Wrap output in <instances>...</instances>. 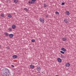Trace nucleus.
Returning <instances> with one entry per match:
<instances>
[{
  "label": "nucleus",
  "mask_w": 76,
  "mask_h": 76,
  "mask_svg": "<svg viewBox=\"0 0 76 76\" xmlns=\"http://www.w3.org/2000/svg\"><path fill=\"white\" fill-rule=\"evenodd\" d=\"M3 73L5 76H12L10 72V70L7 68H5L3 69Z\"/></svg>",
  "instance_id": "f257e3e1"
},
{
  "label": "nucleus",
  "mask_w": 76,
  "mask_h": 76,
  "mask_svg": "<svg viewBox=\"0 0 76 76\" xmlns=\"http://www.w3.org/2000/svg\"><path fill=\"white\" fill-rule=\"evenodd\" d=\"M36 69L37 71L39 72L41 70V68L40 66H37V67Z\"/></svg>",
  "instance_id": "f03ea898"
},
{
  "label": "nucleus",
  "mask_w": 76,
  "mask_h": 76,
  "mask_svg": "<svg viewBox=\"0 0 76 76\" xmlns=\"http://www.w3.org/2000/svg\"><path fill=\"white\" fill-rule=\"evenodd\" d=\"M39 20L40 22H41L42 23H44V19H42L41 18H39Z\"/></svg>",
  "instance_id": "7ed1b4c3"
},
{
  "label": "nucleus",
  "mask_w": 76,
  "mask_h": 76,
  "mask_svg": "<svg viewBox=\"0 0 76 76\" xmlns=\"http://www.w3.org/2000/svg\"><path fill=\"white\" fill-rule=\"evenodd\" d=\"M64 21L65 23H68V22H69V20L67 19H65Z\"/></svg>",
  "instance_id": "20e7f679"
},
{
  "label": "nucleus",
  "mask_w": 76,
  "mask_h": 76,
  "mask_svg": "<svg viewBox=\"0 0 76 76\" xmlns=\"http://www.w3.org/2000/svg\"><path fill=\"white\" fill-rule=\"evenodd\" d=\"M57 60L58 62H59V63H61V61H62L61 59L60 58H58Z\"/></svg>",
  "instance_id": "39448f33"
},
{
  "label": "nucleus",
  "mask_w": 76,
  "mask_h": 76,
  "mask_svg": "<svg viewBox=\"0 0 76 76\" xmlns=\"http://www.w3.org/2000/svg\"><path fill=\"white\" fill-rule=\"evenodd\" d=\"M9 36L10 38H12L13 37V34H9Z\"/></svg>",
  "instance_id": "423d86ee"
},
{
  "label": "nucleus",
  "mask_w": 76,
  "mask_h": 76,
  "mask_svg": "<svg viewBox=\"0 0 76 76\" xmlns=\"http://www.w3.org/2000/svg\"><path fill=\"white\" fill-rule=\"evenodd\" d=\"M28 3L30 4H34V2H33H33L32 1H28Z\"/></svg>",
  "instance_id": "0eeeda50"
},
{
  "label": "nucleus",
  "mask_w": 76,
  "mask_h": 76,
  "mask_svg": "<svg viewBox=\"0 0 76 76\" xmlns=\"http://www.w3.org/2000/svg\"><path fill=\"white\" fill-rule=\"evenodd\" d=\"M65 66L66 67H69L70 66V64H69V63H66L65 64Z\"/></svg>",
  "instance_id": "6e6552de"
},
{
  "label": "nucleus",
  "mask_w": 76,
  "mask_h": 76,
  "mask_svg": "<svg viewBox=\"0 0 76 76\" xmlns=\"http://www.w3.org/2000/svg\"><path fill=\"white\" fill-rule=\"evenodd\" d=\"M61 50H62V51H64V52L66 51V50L64 48H61Z\"/></svg>",
  "instance_id": "1a4fd4ad"
},
{
  "label": "nucleus",
  "mask_w": 76,
  "mask_h": 76,
  "mask_svg": "<svg viewBox=\"0 0 76 76\" xmlns=\"http://www.w3.org/2000/svg\"><path fill=\"white\" fill-rule=\"evenodd\" d=\"M12 28L13 29H15L16 28V25L15 24H13L12 26Z\"/></svg>",
  "instance_id": "9d476101"
},
{
  "label": "nucleus",
  "mask_w": 76,
  "mask_h": 76,
  "mask_svg": "<svg viewBox=\"0 0 76 76\" xmlns=\"http://www.w3.org/2000/svg\"><path fill=\"white\" fill-rule=\"evenodd\" d=\"M62 40L63 41H66L67 40V39H66V38L65 37H63L62 38Z\"/></svg>",
  "instance_id": "9b49d317"
},
{
  "label": "nucleus",
  "mask_w": 76,
  "mask_h": 76,
  "mask_svg": "<svg viewBox=\"0 0 76 76\" xmlns=\"http://www.w3.org/2000/svg\"><path fill=\"white\" fill-rule=\"evenodd\" d=\"M30 67L31 69H34V66L31 64L30 66Z\"/></svg>",
  "instance_id": "f8f14e48"
},
{
  "label": "nucleus",
  "mask_w": 76,
  "mask_h": 76,
  "mask_svg": "<svg viewBox=\"0 0 76 76\" xmlns=\"http://www.w3.org/2000/svg\"><path fill=\"white\" fill-rule=\"evenodd\" d=\"M12 58H17V56L15 55L12 56Z\"/></svg>",
  "instance_id": "ddd939ff"
},
{
  "label": "nucleus",
  "mask_w": 76,
  "mask_h": 76,
  "mask_svg": "<svg viewBox=\"0 0 76 76\" xmlns=\"http://www.w3.org/2000/svg\"><path fill=\"white\" fill-rule=\"evenodd\" d=\"M4 34L6 36H8L9 35V33H7V32H5L4 33Z\"/></svg>",
  "instance_id": "4468645a"
},
{
  "label": "nucleus",
  "mask_w": 76,
  "mask_h": 76,
  "mask_svg": "<svg viewBox=\"0 0 76 76\" xmlns=\"http://www.w3.org/2000/svg\"><path fill=\"white\" fill-rule=\"evenodd\" d=\"M66 14L67 15H70V12H69V11H66Z\"/></svg>",
  "instance_id": "2eb2a0df"
},
{
  "label": "nucleus",
  "mask_w": 76,
  "mask_h": 76,
  "mask_svg": "<svg viewBox=\"0 0 76 76\" xmlns=\"http://www.w3.org/2000/svg\"><path fill=\"white\" fill-rule=\"evenodd\" d=\"M8 17H9V18H12V15L10 14H9L7 15Z\"/></svg>",
  "instance_id": "dca6fc26"
},
{
  "label": "nucleus",
  "mask_w": 76,
  "mask_h": 76,
  "mask_svg": "<svg viewBox=\"0 0 76 76\" xmlns=\"http://www.w3.org/2000/svg\"><path fill=\"white\" fill-rule=\"evenodd\" d=\"M24 10H25V11L27 12V11H28L29 10L27 9V8H24Z\"/></svg>",
  "instance_id": "f3484780"
},
{
  "label": "nucleus",
  "mask_w": 76,
  "mask_h": 76,
  "mask_svg": "<svg viewBox=\"0 0 76 76\" xmlns=\"http://www.w3.org/2000/svg\"><path fill=\"white\" fill-rule=\"evenodd\" d=\"M14 3H17L18 2V0H14Z\"/></svg>",
  "instance_id": "a211bd4d"
},
{
  "label": "nucleus",
  "mask_w": 76,
  "mask_h": 76,
  "mask_svg": "<svg viewBox=\"0 0 76 76\" xmlns=\"http://www.w3.org/2000/svg\"><path fill=\"white\" fill-rule=\"evenodd\" d=\"M1 17H3L4 16V14H2L1 15Z\"/></svg>",
  "instance_id": "6ab92c4d"
},
{
  "label": "nucleus",
  "mask_w": 76,
  "mask_h": 76,
  "mask_svg": "<svg viewBox=\"0 0 76 76\" xmlns=\"http://www.w3.org/2000/svg\"><path fill=\"white\" fill-rule=\"evenodd\" d=\"M60 52L62 54H64V52H63L62 51H60Z\"/></svg>",
  "instance_id": "aec40b11"
},
{
  "label": "nucleus",
  "mask_w": 76,
  "mask_h": 76,
  "mask_svg": "<svg viewBox=\"0 0 76 76\" xmlns=\"http://www.w3.org/2000/svg\"><path fill=\"white\" fill-rule=\"evenodd\" d=\"M55 13L56 15H59V12L57 11H56L55 12Z\"/></svg>",
  "instance_id": "412c9836"
},
{
  "label": "nucleus",
  "mask_w": 76,
  "mask_h": 76,
  "mask_svg": "<svg viewBox=\"0 0 76 76\" xmlns=\"http://www.w3.org/2000/svg\"><path fill=\"white\" fill-rule=\"evenodd\" d=\"M43 6L45 7H47V5H46V4H44Z\"/></svg>",
  "instance_id": "4be33fe9"
},
{
  "label": "nucleus",
  "mask_w": 76,
  "mask_h": 76,
  "mask_svg": "<svg viewBox=\"0 0 76 76\" xmlns=\"http://www.w3.org/2000/svg\"><path fill=\"white\" fill-rule=\"evenodd\" d=\"M35 41V40L34 39H32L31 40V42H34Z\"/></svg>",
  "instance_id": "5701e85b"
},
{
  "label": "nucleus",
  "mask_w": 76,
  "mask_h": 76,
  "mask_svg": "<svg viewBox=\"0 0 76 76\" xmlns=\"http://www.w3.org/2000/svg\"><path fill=\"white\" fill-rule=\"evenodd\" d=\"M61 58H64V56L63 55H61Z\"/></svg>",
  "instance_id": "b1692460"
},
{
  "label": "nucleus",
  "mask_w": 76,
  "mask_h": 76,
  "mask_svg": "<svg viewBox=\"0 0 76 76\" xmlns=\"http://www.w3.org/2000/svg\"><path fill=\"white\" fill-rule=\"evenodd\" d=\"M8 30L10 31V32H11L12 31V28H10L9 29H8Z\"/></svg>",
  "instance_id": "393cba45"
},
{
  "label": "nucleus",
  "mask_w": 76,
  "mask_h": 76,
  "mask_svg": "<svg viewBox=\"0 0 76 76\" xmlns=\"http://www.w3.org/2000/svg\"><path fill=\"white\" fill-rule=\"evenodd\" d=\"M65 4V3L64 2L62 3L61 4V5H64Z\"/></svg>",
  "instance_id": "a878e982"
},
{
  "label": "nucleus",
  "mask_w": 76,
  "mask_h": 76,
  "mask_svg": "<svg viewBox=\"0 0 76 76\" xmlns=\"http://www.w3.org/2000/svg\"><path fill=\"white\" fill-rule=\"evenodd\" d=\"M48 16H49V15L48 14L45 15L46 18H48Z\"/></svg>",
  "instance_id": "bb28decb"
},
{
  "label": "nucleus",
  "mask_w": 76,
  "mask_h": 76,
  "mask_svg": "<svg viewBox=\"0 0 76 76\" xmlns=\"http://www.w3.org/2000/svg\"><path fill=\"white\" fill-rule=\"evenodd\" d=\"M6 48H7V50H9V49H10V48H9V47H7Z\"/></svg>",
  "instance_id": "cd10ccee"
},
{
  "label": "nucleus",
  "mask_w": 76,
  "mask_h": 76,
  "mask_svg": "<svg viewBox=\"0 0 76 76\" xmlns=\"http://www.w3.org/2000/svg\"><path fill=\"white\" fill-rule=\"evenodd\" d=\"M11 66L12 67H15V66H14V65H12Z\"/></svg>",
  "instance_id": "c85d7f7f"
},
{
  "label": "nucleus",
  "mask_w": 76,
  "mask_h": 76,
  "mask_svg": "<svg viewBox=\"0 0 76 76\" xmlns=\"http://www.w3.org/2000/svg\"><path fill=\"white\" fill-rule=\"evenodd\" d=\"M37 0H31L32 1H36Z\"/></svg>",
  "instance_id": "c756f323"
},
{
  "label": "nucleus",
  "mask_w": 76,
  "mask_h": 76,
  "mask_svg": "<svg viewBox=\"0 0 76 76\" xmlns=\"http://www.w3.org/2000/svg\"><path fill=\"white\" fill-rule=\"evenodd\" d=\"M1 46L0 45V48H1Z\"/></svg>",
  "instance_id": "7c9ffc66"
}]
</instances>
